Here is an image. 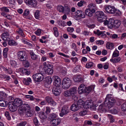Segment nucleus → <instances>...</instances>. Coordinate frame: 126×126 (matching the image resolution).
I'll use <instances>...</instances> for the list:
<instances>
[{
	"label": "nucleus",
	"mask_w": 126,
	"mask_h": 126,
	"mask_svg": "<svg viewBox=\"0 0 126 126\" xmlns=\"http://www.w3.org/2000/svg\"><path fill=\"white\" fill-rule=\"evenodd\" d=\"M93 65V63L92 62L87 63L86 64V67L88 68L92 67Z\"/></svg>",
	"instance_id": "3c124183"
},
{
	"label": "nucleus",
	"mask_w": 126,
	"mask_h": 126,
	"mask_svg": "<svg viewBox=\"0 0 126 126\" xmlns=\"http://www.w3.org/2000/svg\"><path fill=\"white\" fill-rule=\"evenodd\" d=\"M18 59L21 61L27 60L28 56L27 54L25 51H20L17 53Z\"/></svg>",
	"instance_id": "423d86ee"
},
{
	"label": "nucleus",
	"mask_w": 126,
	"mask_h": 126,
	"mask_svg": "<svg viewBox=\"0 0 126 126\" xmlns=\"http://www.w3.org/2000/svg\"><path fill=\"white\" fill-rule=\"evenodd\" d=\"M93 88V86H89L87 87L85 86L84 93H86V94H88L91 91Z\"/></svg>",
	"instance_id": "c756f323"
},
{
	"label": "nucleus",
	"mask_w": 126,
	"mask_h": 126,
	"mask_svg": "<svg viewBox=\"0 0 126 126\" xmlns=\"http://www.w3.org/2000/svg\"><path fill=\"white\" fill-rule=\"evenodd\" d=\"M89 9L85 10V13L86 15L89 16H92L93 13L95 12L96 5L94 4H90L89 5Z\"/></svg>",
	"instance_id": "7ed1b4c3"
},
{
	"label": "nucleus",
	"mask_w": 126,
	"mask_h": 126,
	"mask_svg": "<svg viewBox=\"0 0 126 126\" xmlns=\"http://www.w3.org/2000/svg\"><path fill=\"white\" fill-rule=\"evenodd\" d=\"M113 20L111 18H110L108 21V26L111 29L113 27Z\"/></svg>",
	"instance_id": "5701e85b"
},
{
	"label": "nucleus",
	"mask_w": 126,
	"mask_h": 126,
	"mask_svg": "<svg viewBox=\"0 0 126 126\" xmlns=\"http://www.w3.org/2000/svg\"><path fill=\"white\" fill-rule=\"evenodd\" d=\"M85 86L83 84L80 85L78 88V93L79 94H81L84 93L85 91Z\"/></svg>",
	"instance_id": "f8f14e48"
},
{
	"label": "nucleus",
	"mask_w": 126,
	"mask_h": 126,
	"mask_svg": "<svg viewBox=\"0 0 126 126\" xmlns=\"http://www.w3.org/2000/svg\"><path fill=\"white\" fill-rule=\"evenodd\" d=\"M57 10L60 12L63 13L64 12V7L62 5H59L57 7Z\"/></svg>",
	"instance_id": "2f4dec72"
},
{
	"label": "nucleus",
	"mask_w": 126,
	"mask_h": 126,
	"mask_svg": "<svg viewBox=\"0 0 126 126\" xmlns=\"http://www.w3.org/2000/svg\"><path fill=\"white\" fill-rule=\"evenodd\" d=\"M110 112L113 114H116L118 113V111L117 110L115 109H113L110 110Z\"/></svg>",
	"instance_id": "052dcab7"
},
{
	"label": "nucleus",
	"mask_w": 126,
	"mask_h": 126,
	"mask_svg": "<svg viewBox=\"0 0 126 126\" xmlns=\"http://www.w3.org/2000/svg\"><path fill=\"white\" fill-rule=\"evenodd\" d=\"M46 82L48 84H50L52 80L51 78L49 77H47L46 78Z\"/></svg>",
	"instance_id": "a18cd8bd"
},
{
	"label": "nucleus",
	"mask_w": 126,
	"mask_h": 126,
	"mask_svg": "<svg viewBox=\"0 0 126 126\" xmlns=\"http://www.w3.org/2000/svg\"><path fill=\"white\" fill-rule=\"evenodd\" d=\"M82 12V11L81 10H78L75 12V15H77V16L79 17L81 14Z\"/></svg>",
	"instance_id": "0e129e2a"
},
{
	"label": "nucleus",
	"mask_w": 126,
	"mask_h": 126,
	"mask_svg": "<svg viewBox=\"0 0 126 126\" xmlns=\"http://www.w3.org/2000/svg\"><path fill=\"white\" fill-rule=\"evenodd\" d=\"M32 82L31 79L30 78H28L27 79L24 78L23 80V83L26 85H29V83Z\"/></svg>",
	"instance_id": "a211bd4d"
},
{
	"label": "nucleus",
	"mask_w": 126,
	"mask_h": 126,
	"mask_svg": "<svg viewBox=\"0 0 126 126\" xmlns=\"http://www.w3.org/2000/svg\"><path fill=\"white\" fill-rule=\"evenodd\" d=\"M85 3V1H80L77 4L78 6L79 7H81L83 5V3Z\"/></svg>",
	"instance_id": "69168bd1"
},
{
	"label": "nucleus",
	"mask_w": 126,
	"mask_h": 126,
	"mask_svg": "<svg viewBox=\"0 0 126 126\" xmlns=\"http://www.w3.org/2000/svg\"><path fill=\"white\" fill-rule=\"evenodd\" d=\"M47 115L44 112L41 111L39 113V116L40 118L43 120L47 118Z\"/></svg>",
	"instance_id": "2eb2a0df"
},
{
	"label": "nucleus",
	"mask_w": 126,
	"mask_h": 126,
	"mask_svg": "<svg viewBox=\"0 0 126 126\" xmlns=\"http://www.w3.org/2000/svg\"><path fill=\"white\" fill-rule=\"evenodd\" d=\"M46 72L48 74H51L53 73V71L52 68H49L47 69Z\"/></svg>",
	"instance_id": "de8ad7c7"
},
{
	"label": "nucleus",
	"mask_w": 126,
	"mask_h": 126,
	"mask_svg": "<svg viewBox=\"0 0 126 126\" xmlns=\"http://www.w3.org/2000/svg\"><path fill=\"white\" fill-rule=\"evenodd\" d=\"M114 21V24L115 27L116 28H118L121 24V21L119 20H115Z\"/></svg>",
	"instance_id": "473e14b6"
},
{
	"label": "nucleus",
	"mask_w": 126,
	"mask_h": 126,
	"mask_svg": "<svg viewBox=\"0 0 126 126\" xmlns=\"http://www.w3.org/2000/svg\"><path fill=\"white\" fill-rule=\"evenodd\" d=\"M108 117L109 118L110 120V122L112 123L114 121L115 118L114 117H113L112 115L110 114L108 115Z\"/></svg>",
	"instance_id": "c03bdc74"
},
{
	"label": "nucleus",
	"mask_w": 126,
	"mask_h": 126,
	"mask_svg": "<svg viewBox=\"0 0 126 126\" xmlns=\"http://www.w3.org/2000/svg\"><path fill=\"white\" fill-rule=\"evenodd\" d=\"M25 97L27 98H29L30 100H33L34 99V98L32 95H26Z\"/></svg>",
	"instance_id": "e2e57ef3"
},
{
	"label": "nucleus",
	"mask_w": 126,
	"mask_h": 126,
	"mask_svg": "<svg viewBox=\"0 0 126 126\" xmlns=\"http://www.w3.org/2000/svg\"><path fill=\"white\" fill-rule=\"evenodd\" d=\"M46 101L49 103L53 105L54 104L55 102L52 98L49 96H47L45 98Z\"/></svg>",
	"instance_id": "6ab92c4d"
},
{
	"label": "nucleus",
	"mask_w": 126,
	"mask_h": 126,
	"mask_svg": "<svg viewBox=\"0 0 126 126\" xmlns=\"http://www.w3.org/2000/svg\"><path fill=\"white\" fill-rule=\"evenodd\" d=\"M121 60V58L120 57H118L115 58L114 59V63H116L118 62Z\"/></svg>",
	"instance_id": "680f3d73"
},
{
	"label": "nucleus",
	"mask_w": 126,
	"mask_h": 126,
	"mask_svg": "<svg viewBox=\"0 0 126 126\" xmlns=\"http://www.w3.org/2000/svg\"><path fill=\"white\" fill-rule=\"evenodd\" d=\"M13 102L17 107L23 105L22 101L18 98L15 99Z\"/></svg>",
	"instance_id": "1a4fd4ad"
},
{
	"label": "nucleus",
	"mask_w": 126,
	"mask_h": 126,
	"mask_svg": "<svg viewBox=\"0 0 126 126\" xmlns=\"http://www.w3.org/2000/svg\"><path fill=\"white\" fill-rule=\"evenodd\" d=\"M111 95L108 94L107 95L105 101V106L107 107L108 109L112 107L116 102L115 99L112 97L111 96Z\"/></svg>",
	"instance_id": "f257e3e1"
},
{
	"label": "nucleus",
	"mask_w": 126,
	"mask_h": 126,
	"mask_svg": "<svg viewBox=\"0 0 126 126\" xmlns=\"http://www.w3.org/2000/svg\"><path fill=\"white\" fill-rule=\"evenodd\" d=\"M30 110L26 111V112H25L26 114V116L28 117H31L32 115V113L29 111Z\"/></svg>",
	"instance_id": "8fccbe9b"
},
{
	"label": "nucleus",
	"mask_w": 126,
	"mask_h": 126,
	"mask_svg": "<svg viewBox=\"0 0 126 126\" xmlns=\"http://www.w3.org/2000/svg\"><path fill=\"white\" fill-rule=\"evenodd\" d=\"M98 109L102 110L105 111H107V110H108L107 107L105 106V102L103 105L102 104L99 106Z\"/></svg>",
	"instance_id": "412c9836"
},
{
	"label": "nucleus",
	"mask_w": 126,
	"mask_h": 126,
	"mask_svg": "<svg viewBox=\"0 0 126 126\" xmlns=\"http://www.w3.org/2000/svg\"><path fill=\"white\" fill-rule=\"evenodd\" d=\"M5 115L8 120H9L10 119L11 117L9 115V113L8 112L6 111L5 113Z\"/></svg>",
	"instance_id": "13d9d810"
},
{
	"label": "nucleus",
	"mask_w": 126,
	"mask_h": 126,
	"mask_svg": "<svg viewBox=\"0 0 126 126\" xmlns=\"http://www.w3.org/2000/svg\"><path fill=\"white\" fill-rule=\"evenodd\" d=\"M106 46L108 49H112L114 48V45L112 43L108 42L106 44Z\"/></svg>",
	"instance_id": "4be33fe9"
},
{
	"label": "nucleus",
	"mask_w": 126,
	"mask_h": 126,
	"mask_svg": "<svg viewBox=\"0 0 126 126\" xmlns=\"http://www.w3.org/2000/svg\"><path fill=\"white\" fill-rule=\"evenodd\" d=\"M107 12L110 14H114L116 16H119L121 15V12L117 10L114 7L110 5L107 6L105 8Z\"/></svg>",
	"instance_id": "f03ea898"
},
{
	"label": "nucleus",
	"mask_w": 126,
	"mask_h": 126,
	"mask_svg": "<svg viewBox=\"0 0 126 126\" xmlns=\"http://www.w3.org/2000/svg\"><path fill=\"white\" fill-rule=\"evenodd\" d=\"M110 37V38L114 39L117 38H119V37H118V35L116 34H113L112 35L111 34Z\"/></svg>",
	"instance_id": "4d7b16f0"
},
{
	"label": "nucleus",
	"mask_w": 126,
	"mask_h": 126,
	"mask_svg": "<svg viewBox=\"0 0 126 126\" xmlns=\"http://www.w3.org/2000/svg\"><path fill=\"white\" fill-rule=\"evenodd\" d=\"M10 64L12 67L14 68H16L17 65V63L15 61L11 60Z\"/></svg>",
	"instance_id": "4c0bfd02"
},
{
	"label": "nucleus",
	"mask_w": 126,
	"mask_h": 126,
	"mask_svg": "<svg viewBox=\"0 0 126 126\" xmlns=\"http://www.w3.org/2000/svg\"><path fill=\"white\" fill-rule=\"evenodd\" d=\"M8 103L9 108L10 110L13 112L16 111L17 110V107L13 102H9Z\"/></svg>",
	"instance_id": "6e6552de"
},
{
	"label": "nucleus",
	"mask_w": 126,
	"mask_h": 126,
	"mask_svg": "<svg viewBox=\"0 0 126 126\" xmlns=\"http://www.w3.org/2000/svg\"><path fill=\"white\" fill-rule=\"evenodd\" d=\"M67 30L69 32L71 33L74 31V29L73 28L68 27L67 29Z\"/></svg>",
	"instance_id": "338daca9"
},
{
	"label": "nucleus",
	"mask_w": 126,
	"mask_h": 126,
	"mask_svg": "<svg viewBox=\"0 0 126 126\" xmlns=\"http://www.w3.org/2000/svg\"><path fill=\"white\" fill-rule=\"evenodd\" d=\"M80 70V66L79 65H77L74 68V72H77L79 71Z\"/></svg>",
	"instance_id": "6e6d98bb"
},
{
	"label": "nucleus",
	"mask_w": 126,
	"mask_h": 126,
	"mask_svg": "<svg viewBox=\"0 0 126 126\" xmlns=\"http://www.w3.org/2000/svg\"><path fill=\"white\" fill-rule=\"evenodd\" d=\"M95 14L98 17H101L102 18H104L105 16L104 13L101 11H98L96 12Z\"/></svg>",
	"instance_id": "aec40b11"
},
{
	"label": "nucleus",
	"mask_w": 126,
	"mask_h": 126,
	"mask_svg": "<svg viewBox=\"0 0 126 126\" xmlns=\"http://www.w3.org/2000/svg\"><path fill=\"white\" fill-rule=\"evenodd\" d=\"M14 99V98L13 97L11 96H9L8 98V101H7L8 102H13V100Z\"/></svg>",
	"instance_id": "774afa93"
},
{
	"label": "nucleus",
	"mask_w": 126,
	"mask_h": 126,
	"mask_svg": "<svg viewBox=\"0 0 126 126\" xmlns=\"http://www.w3.org/2000/svg\"><path fill=\"white\" fill-rule=\"evenodd\" d=\"M9 7H4L1 8V10L3 11H4L6 13H8L9 12Z\"/></svg>",
	"instance_id": "79ce46f5"
},
{
	"label": "nucleus",
	"mask_w": 126,
	"mask_h": 126,
	"mask_svg": "<svg viewBox=\"0 0 126 126\" xmlns=\"http://www.w3.org/2000/svg\"><path fill=\"white\" fill-rule=\"evenodd\" d=\"M71 84V81L68 77L64 78L62 81V86L64 89H67L70 86Z\"/></svg>",
	"instance_id": "20e7f679"
},
{
	"label": "nucleus",
	"mask_w": 126,
	"mask_h": 126,
	"mask_svg": "<svg viewBox=\"0 0 126 126\" xmlns=\"http://www.w3.org/2000/svg\"><path fill=\"white\" fill-rule=\"evenodd\" d=\"M77 104L80 108H82L84 106V102L82 100H79L77 102Z\"/></svg>",
	"instance_id": "bb28decb"
},
{
	"label": "nucleus",
	"mask_w": 126,
	"mask_h": 126,
	"mask_svg": "<svg viewBox=\"0 0 126 126\" xmlns=\"http://www.w3.org/2000/svg\"><path fill=\"white\" fill-rule=\"evenodd\" d=\"M63 94L66 97L70 96L71 95L69 90L65 91L64 92Z\"/></svg>",
	"instance_id": "37998d69"
},
{
	"label": "nucleus",
	"mask_w": 126,
	"mask_h": 126,
	"mask_svg": "<svg viewBox=\"0 0 126 126\" xmlns=\"http://www.w3.org/2000/svg\"><path fill=\"white\" fill-rule=\"evenodd\" d=\"M34 80L36 82H40L43 79L44 77L43 75L40 73H37L33 75Z\"/></svg>",
	"instance_id": "0eeeda50"
},
{
	"label": "nucleus",
	"mask_w": 126,
	"mask_h": 126,
	"mask_svg": "<svg viewBox=\"0 0 126 126\" xmlns=\"http://www.w3.org/2000/svg\"><path fill=\"white\" fill-rule=\"evenodd\" d=\"M49 118L51 120L52 122L55 120V114L54 113H52L49 114Z\"/></svg>",
	"instance_id": "f704fd0d"
},
{
	"label": "nucleus",
	"mask_w": 126,
	"mask_h": 126,
	"mask_svg": "<svg viewBox=\"0 0 126 126\" xmlns=\"http://www.w3.org/2000/svg\"><path fill=\"white\" fill-rule=\"evenodd\" d=\"M70 109L72 111H75L78 110L79 109V108L77 104L74 103L71 105L70 107Z\"/></svg>",
	"instance_id": "4468645a"
},
{
	"label": "nucleus",
	"mask_w": 126,
	"mask_h": 126,
	"mask_svg": "<svg viewBox=\"0 0 126 126\" xmlns=\"http://www.w3.org/2000/svg\"><path fill=\"white\" fill-rule=\"evenodd\" d=\"M8 104V102L7 101H5L3 100H0V106L2 107H6Z\"/></svg>",
	"instance_id": "393cba45"
},
{
	"label": "nucleus",
	"mask_w": 126,
	"mask_h": 126,
	"mask_svg": "<svg viewBox=\"0 0 126 126\" xmlns=\"http://www.w3.org/2000/svg\"><path fill=\"white\" fill-rule=\"evenodd\" d=\"M121 109L123 111H126V105L125 103L123 104L121 106Z\"/></svg>",
	"instance_id": "bf43d9fd"
},
{
	"label": "nucleus",
	"mask_w": 126,
	"mask_h": 126,
	"mask_svg": "<svg viewBox=\"0 0 126 126\" xmlns=\"http://www.w3.org/2000/svg\"><path fill=\"white\" fill-rule=\"evenodd\" d=\"M77 88L76 87H73L70 89L69 90L71 95H75L77 93Z\"/></svg>",
	"instance_id": "b1692460"
},
{
	"label": "nucleus",
	"mask_w": 126,
	"mask_h": 126,
	"mask_svg": "<svg viewBox=\"0 0 126 126\" xmlns=\"http://www.w3.org/2000/svg\"><path fill=\"white\" fill-rule=\"evenodd\" d=\"M64 12L66 14H68L70 11V8L68 5L65 4L64 5Z\"/></svg>",
	"instance_id": "a878e982"
},
{
	"label": "nucleus",
	"mask_w": 126,
	"mask_h": 126,
	"mask_svg": "<svg viewBox=\"0 0 126 126\" xmlns=\"http://www.w3.org/2000/svg\"><path fill=\"white\" fill-rule=\"evenodd\" d=\"M8 50V48H4L3 50V55L4 57L6 58L7 57V52Z\"/></svg>",
	"instance_id": "58836bf2"
},
{
	"label": "nucleus",
	"mask_w": 126,
	"mask_h": 126,
	"mask_svg": "<svg viewBox=\"0 0 126 126\" xmlns=\"http://www.w3.org/2000/svg\"><path fill=\"white\" fill-rule=\"evenodd\" d=\"M105 32L100 31L98 30H97L96 32L94 31V33L97 34L98 36H99L100 35L102 34L101 37H104L106 36V34L104 33Z\"/></svg>",
	"instance_id": "dca6fc26"
},
{
	"label": "nucleus",
	"mask_w": 126,
	"mask_h": 126,
	"mask_svg": "<svg viewBox=\"0 0 126 126\" xmlns=\"http://www.w3.org/2000/svg\"><path fill=\"white\" fill-rule=\"evenodd\" d=\"M34 123L36 126H38L39 124L38 119L36 117H34L33 119Z\"/></svg>",
	"instance_id": "a19ab883"
},
{
	"label": "nucleus",
	"mask_w": 126,
	"mask_h": 126,
	"mask_svg": "<svg viewBox=\"0 0 126 126\" xmlns=\"http://www.w3.org/2000/svg\"><path fill=\"white\" fill-rule=\"evenodd\" d=\"M9 36L8 33L7 32H4L2 35V40L6 41H8L10 39L9 37Z\"/></svg>",
	"instance_id": "9d476101"
},
{
	"label": "nucleus",
	"mask_w": 126,
	"mask_h": 126,
	"mask_svg": "<svg viewBox=\"0 0 126 126\" xmlns=\"http://www.w3.org/2000/svg\"><path fill=\"white\" fill-rule=\"evenodd\" d=\"M61 80L58 76H56V87H60Z\"/></svg>",
	"instance_id": "ddd939ff"
},
{
	"label": "nucleus",
	"mask_w": 126,
	"mask_h": 126,
	"mask_svg": "<svg viewBox=\"0 0 126 126\" xmlns=\"http://www.w3.org/2000/svg\"><path fill=\"white\" fill-rule=\"evenodd\" d=\"M57 23L60 26H64L65 25L64 22L61 20H58L57 21Z\"/></svg>",
	"instance_id": "49530a36"
},
{
	"label": "nucleus",
	"mask_w": 126,
	"mask_h": 126,
	"mask_svg": "<svg viewBox=\"0 0 126 126\" xmlns=\"http://www.w3.org/2000/svg\"><path fill=\"white\" fill-rule=\"evenodd\" d=\"M30 53L31 55V58L32 60H35L37 59V56L32 51H31Z\"/></svg>",
	"instance_id": "cd10ccee"
},
{
	"label": "nucleus",
	"mask_w": 126,
	"mask_h": 126,
	"mask_svg": "<svg viewBox=\"0 0 126 126\" xmlns=\"http://www.w3.org/2000/svg\"><path fill=\"white\" fill-rule=\"evenodd\" d=\"M56 87V95H59L61 92V89L60 87Z\"/></svg>",
	"instance_id": "7c9ffc66"
},
{
	"label": "nucleus",
	"mask_w": 126,
	"mask_h": 126,
	"mask_svg": "<svg viewBox=\"0 0 126 126\" xmlns=\"http://www.w3.org/2000/svg\"><path fill=\"white\" fill-rule=\"evenodd\" d=\"M37 4V1L35 0H30L28 4L30 5L33 7H35Z\"/></svg>",
	"instance_id": "f3484780"
},
{
	"label": "nucleus",
	"mask_w": 126,
	"mask_h": 126,
	"mask_svg": "<svg viewBox=\"0 0 126 126\" xmlns=\"http://www.w3.org/2000/svg\"><path fill=\"white\" fill-rule=\"evenodd\" d=\"M2 68L4 71H5L7 73L9 74H11L12 73V70L11 69L8 68L7 69L3 66L2 67Z\"/></svg>",
	"instance_id": "e433bc0d"
},
{
	"label": "nucleus",
	"mask_w": 126,
	"mask_h": 126,
	"mask_svg": "<svg viewBox=\"0 0 126 126\" xmlns=\"http://www.w3.org/2000/svg\"><path fill=\"white\" fill-rule=\"evenodd\" d=\"M22 61L23 62L22 64L24 67H28L29 66V63L27 60Z\"/></svg>",
	"instance_id": "ea45409f"
},
{
	"label": "nucleus",
	"mask_w": 126,
	"mask_h": 126,
	"mask_svg": "<svg viewBox=\"0 0 126 126\" xmlns=\"http://www.w3.org/2000/svg\"><path fill=\"white\" fill-rule=\"evenodd\" d=\"M82 79V78L80 75L75 77L74 79V80L76 82H79L81 81Z\"/></svg>",
	"instance_id": "72a5a7b5"
},
{
	"label": "nucleus",
	"mask_w": 126,
	"mask_h": 126,
	"mask_svg": "<svg viewBox=\"0 0 126 126\" xmlns=\"http://www.w3.org/2000/svg\"><path fill=\"white\" fill-rule=\"evenodd\" d=\"M8 44L10 46H16L17 45L16 43L14 40H12L7 41Z\"/></svg>",
	"instance_id": "c9c22d12"
},
{
	"label": "nucleus",
	"mask_w": 126,
	"mask_h": 126,
	"mask_svg": "<svg viewBox=\"0 0 126 126\" xmlns=\"http://www.w3.org/2000/svg\"><path fill=\"white\" fill-rule=\"evenodd\" d=\"M43 65L44 66V67L45 68H52V66L51 65L50 63H49L48 62H45L43 63Z\"/></svg>",
	"instance_id": "c85d7f7f"
},
{
	"label": "nucleus",
	"mask_w": 126,
	"mask_h": 126,
	"mask_svg": "<svg viewBox=\"0 0 126 126\" xmlns=\"http://www.w3.org/2000/svg\"><path fill=\"white\" fill-rule=\"evenodd\" d=\"M27 122L26 121L22 122L17 124V126H24L27 124Z\"/></svg>",
	"instance_id": "864d4df0"
},
{
	"label": "nucleus",
	"mask_w": 126,
	"mask_h": 126,
	"mask_svg": "<svg viewBox=\"0 0 126 126\" xmlns=\"http://www.w3.org/2000/svg\"><path fill=\"white\" fill-rule=\"evenodd\" d=\"M18 110L19 114H21L26 112V111L30 110V106L27 104H24L18 107Z\"/></svg>",
	"instance_id": "39448f33"
},
{
	"label": "nucleus",
	"mask_w": 126,
	"mask_h": 126,
	"mask_svg": "<svg viewBox=\"0 0 126 126\" xmlns=\"http://www.w3.org/2000/svg\"><path fill=\"white\" fill-rule=\"evenodd\" d=\"M62 112L60 114V115L63 117V115L67 114L68 112V108L66 107H63L61 110Z\"/></svg>",
	"instance_id": "9b49d317"
},
{
	"label": "nucleus",
	"mask_w": 126,
	"mask_h": 126,
	"mask_svg": "<svg viewBox=\"0 0 126 126\" xmlns=\"http://www.w3.org/2000/svg\"><path fill=\"white\" fill-rule=\"evenodd\" d=\"M50 108L49 107H47L46 109L45 113L48 115L50 112Z\"/></svg>",
	"instance_id": "5fc2aeb1"
},
{
	"label": "nucleus",
	"mask_w": 126,
	"mask_h": 126,
	"mask_svg": "<svg viewBox=\"0 0 126 126\" xmlns=\"http://www.w3.org/2000/svg\"><path fill=\"white\" fill-rule=\"evenodd\" d=\"M35 18L37 19L39 18V11L38 10L36 11L34 14Z\"/></svg>",
	"instance_id": "09e8293b"
},
{
	"label": "nucleus",
	"mask_w": 126,
	"mask_h": 126,
	"mask_svg": "<svg viewBox=\"0 0 126 126\" xmlns=\"http://www.w3.org/2000/svg\"><path fill=\"white\" fill-rule=\"evenodd\" d=\"M87 113L86 110H83L80 111L79 113V114L80 116H83L86 115Z\"/></svg>",
	"instance_id": "603ef678"
}]
</instances>
